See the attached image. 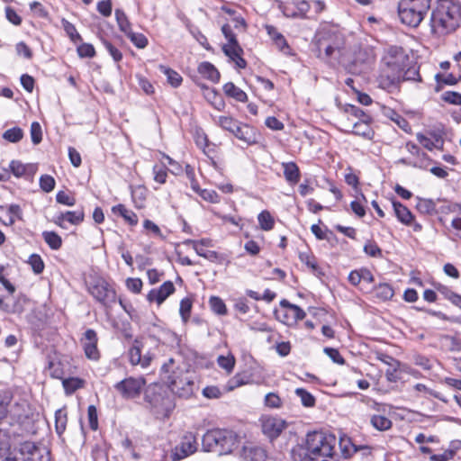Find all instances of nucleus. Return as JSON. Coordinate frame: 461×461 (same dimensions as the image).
Segmentation results:
<instances>
[{
	"label": "nucleus",
	"mask_w": 461,
	"mask_h": 461,
	"mask_svg": "<svg viewBox=\"0 0 461 461\" xmlns=\"http://www.w3.org/2000/svg\"><path fill=\"white\" fill-rule=\"evenodd\" d=\"M295 393L300 397L301 402L305 407H313L315 405V398L312 393L303 388H297Z\"/></svg>",
	"instance_id": "nucleus-51"
},
{
	"label": "nucleus",
	"mask_w": 461,
	"mask_h": 461,
	"mask_svg": "<svg viewBox=\"0 0 461 461\" xmlns=\"http://www.w3.org/2000/svg\"><path fill=\"white\" fill-rule=\"evenodd\" d=\"M28 406L27 403L23 401L21 402L10 403L8 407V418L9 422H23L25 419L28 418Z\"/></svg>",
	"instance_id": "nucleus-24"
},
{
	"label": "nucleus",
	"mask_w": 461,
	"mask_h": 461,
	"mask_svg": "<svg viewBox=\"0 0 461 461\" xmlns=\"http://www.w3.org/2000/svg\"><path fill=\"white\" fill-rule=\"evenodd\" d=\"M23 137V131L19 127H14L11 129L6 130L4 134L3 138L12 143H16L20 141Z\"/></svg>",
	"instance_id": "nucleus-46"
},
{
	"label": "nucleus",
	"mask_w": 461,
	"mask_h": 461,
	"mask_svg": "<svg viewBox=\"0 0 461 461\" xmlns=\"http://www.w3.org/2000/svg\"><path fill=\"white\" fill-rule=\"evenodd\" d=\"M375 296L382 301L390 300L393 294V289L388 284H380L374 289Z\"/></svg>",
	"instance_id": "nucleus-37"
},
{
	"label": "nucleus",
	"mask_w": 461,
	"mask_h": 461,
	"mask_svg": "<svg viewBox=\"0 0 461 461\" xmlns=\"http://www.w3.org/2000/svg\"><path fill=\"white\" fill-rule=\"evenodd\" d=\"M131 41L139 49H144L148 45V39L142 33H135L132 31L126 34Z\"/></svg>",
	"instance_id": "nucleus-53"
},
{
	"label": "nucleus",
	"mask_w": 461,
	"mask_h": 461,
	"mask_svg": "<svg viewBox=\"0 0 461 461\" xmlns=\"http://www.w3.org/2000/svg\"><path fill=\"white\" fill-rule=\"evenodd\" d=\"M221 32L228 41V43L222 46V51L229 58V59L235 64L236 68H244L246 66V61L241 57L243 51L238 43L236 34L232 29V25L230 23L222 25Z\"/></svg>",
	"instance_id": "nucleus-8"
},
{
	"label": "nucleus",
	"mask_w": 461,
	"mask_h": 461,
	"mask_svg": "<svg viewBox=\"0 0 461 461\" xmlns=\"http://www.w3.org/2000/svg\"><path fill=\"white\" fill-rule=\"evenodd\" d=\"M6 213V220L3 221L5 225L11 226L15 222V219L22 220L23 212L18 204H11L8 208L0 205V220H2L3 213Z\"/></svg>",
	"instance_id": "nucleus-25"
},
{
	"label": "nucleus",
	"mask_w": 461,
	"mask_h": 461,
	"mask_svg": "<svg viewBox=\"0 0 461 461\" xmlns=\"http://www.w3.org/2000/svg\"><path fill=\"white\" fill-rule=\"evenodd\" d=\"M145 189L142 186H138L131 191L132 198L136 205L140 208L143 206L144 200L146 198Z\"/></svg>",
	"instance_id": "nucleus-62"
},
{
	"label": "nucleus",
	"mask_w": 461,
	"mask_h": 461,
	"mask_svg": "<svg viewBox=\"0 0 461 461\" xmlns=\"http://www.w3.org/2000/svg\"><path fill=\"white\" fill-rule=\"evenodd\" d=\"M62 384L67 393H73L76 390L83 386V381L76 377L64 379Z\"/></svg>",
	"instance_id": "nucleus-50"
},
{
	"label": "nucleus",
	"mask_w": 461,
	"mask_h": 461,
	"mask_svg": "<svg viewBox=\"0 0 461 461\" xmlns=\"http://www.w3.org/2000/svg\"><path fill=\"white\" fill-rule=\"evenodd\" d=\"M144 400L156 414H165L172 408L169 397L158 384H150L146 388Z\"/></svg>",
	"instance_id": "nucleus-7"
},
{
	"label": "nucleus",
	"mask_w": 461,
	"mask_h": 461,
	"mask_svg": "<svg viewBox=\"0 0 461 461\" xmlns=\"http://www.w3.org/2000/svg\"><path fill=\"white\" fill-rule=\"evenodd\" d=\"M431 0H400L398 15L401 22L411 27H417L430 8Z\"/></svg>",
	"instance_id": "nucleus-4"
},
{
	"label": "nucleus",
	"mask_w": 461,
	"mask_h": 461,
	"mask_svg": "<svg viewBox=\"0 0 461 461\" xmlns=\"http://www.w3.org/2000/svg\"><path fill=\"white\" fill-rule=\"evenodd\" d=\"M91 295L103 305L108 307L116 302L114 288L103 277H95L87 285Z\"/></svg>",
	"instance_id": "nucleus-9"
},
{
	"label": "nucleus",
	"mask_w": 461,
	"mask_h": 461,
	"mask_svg": "<svg viewBox=\"0 0 461 461\" xmlns=\"http://www.w3.org/2000/svg\"><path fill=\"white\" fill-rule=\"evenodd\" d=\"M146 380L143 377H127L114 384L115 390L126 400L135 399L141 393Z\"/></svg>",
	"instance_id": "nucleus-11"
},
{
	"label": "nucleus",
	"mask_w": 461,
	"mask_h": 461,
	"mask_svg": "<svg viewBox=\"0 0 461 461\" xmlns=\"http://www.w3.org/2000/svg\"><path fill=\"white\" fill-rule=\"evenodd\" d=\"M281 311H276V318L287 325H293L304 319L306 313L298 305L289 303L287 300L280 302Z\"/></svg>",
	"instance_id": "nucleus-12"
},
{
	"label": "nucleus",
	"mask_w": 461,
	"mask_h": 461,
	"mask_svg": "<svg viewBox=\"0 0 461 461\" xmlns=\"http://www.w3.org/2000/svg\"><path fill=\"white\" fill-rule=\"evenodd\" d=\"M461 6L452 0H441L430 17L432 33L438 36L455 32L460 25Z\"/></svg>",
	"instance_id": "nucleus-3"
},
{
	"label": "nucleus",
	"mask_w": 461,
	"mask_h": 461,
	"mask_svg": "<svg viewBox=\"0 0 461 461\" xmlns=\"http://www.w3.org/2000/svg\"><path fill=\"white\" fill-rule=\"evenodd\" d=\"M198 443L196 436L192 432H186L181 438L180 444L176 447L173 452V460H181L197 450Z\"/></svg>",
	"instance_id": "nucleus-14"
},
{
	"label": "nucleus",
	"mask_w": 461,
	"mask_h": 461,
	"mask_svg": "<svg viewBox=\"0 0 461 461\" xmlns=\"http://www.w3.org/2000/svg\"><path fill=\"white\" fill-rule=\"evenodd\" d=\"M56 181L50 175H42L40 177V187L46 193L51 192L55 188Z\"/></svg>",
	"instance_id": "nucleus-54"
},
{
	"label": "nucleus",
	"mask_w": 461,
	"mask_h": 461,
	"mask_svg": "<svg viewBox=\"0 0 461 461\" xmlns=\"http://www.w3.org/2000/svg\"><path fill=\"white\" fill-rule=\"evenodd\" d=\"M3 461H50V454L46 448L26 441L11 449Z\"/></svg>",
	"instance_id": "nucleus-6"
},
{
	"label": "nucleus",
	"mask_w": 461,
	"mask_h": 461,
	"mask_svg": "<svg viewBox=\"0 0 461 461\" xmlns=\"http://www.w3.org/2000/svg\"><path fill=\"white\" fill-rule=\"evenodd\" d=\"M286 428V421L278 417L268 416L261 420V431L271 442L278 438Z\"/></svg>",
	"instance_id": "nucleus-13"
},
{
	"label": "nucleus",
	"mask_w": 461,
	"mask_h": 461,
	"mask_svg": "<svg viewBox=\"0 0 461 461\" xmlns=\"http://www.w3.org/2000/svg\"><path fill=\"white\" fill-rule=\"evenodd\" d=\"M198 72L205 78L211 80L213 83H217L220 80V73L217 68L210 62H202L198 66Z\"/></svg>",
	"instance_id": "nucleus-28"
},
{
	"label": "nucleus",
	"mask_w": 461,
	"mask_h": 461,
	"mask_svg": "<svg viewBox=\"0 0 461 461\" xmlns=\"http://www.w3.org/2000/svg\"><path fill=\"white\" fill-rule=\"evenodd\" d=\"M416 138L419 140V142L429 150H432L434 149H442V148L439 147L437 143H435L430 138L426 137L422 133H417Z\"/></svg>",
	"instance_id": "nucleus-63"
},
{
	"label": "nucleus",
	"mask_w": 461,
	"mask_h": 461,
	"mask_svg": "<svg viewBox=\"0 0 461 461\" xmlns=\"http://www.w3.org/2000/svg\"><path fill=\"white\" fill-rule=\"evenodd\" d=\"M310 4L304 0H294L283 7V14L291 18H305L310 10Z\"/></svg>",
	"instance_id": "nucleus-16"
},
{
	"label": "nucleus",
	"mask_w": 461,
	"mask_h": 461,
	"mask_svg": "<svg viewBox=\"0 0 461 461\" xmlns=\"http://www.w3.org/2000/svg\"><path fill=\"white\" fill-rule=\"evenodd\" d=\"M318 57L325 59H338L344 48V37L337 32H325L317 40Z\"/></svg>",
	"instance_id": "nucleus-5"
},
{
	"label": "nucleus",
	"mask_w": 461,
	"mask_h": 461,
	"mask_svg": "<svg viewBox=\"0 0 461 461\" xmlns=\"http://www.w3.org/2000/svg\"><path fill=\"white\" fill-rule=\"evenodd\" d=\"M235 135L239 139L243 140L248 144L257 143V134L255 133L253 128L248 124L239 126Z\"/></svg>",
	"instance_id": "nucleus-31"
},
{
	"label": "nucleus",
	"mask_w": 461,
	"mask_h": 461,
	"mask_svg": "<svg viewBox=\"0 0 461 461\" xmlns=\"http://www.w3.org/2000/svg\"><path fill=\"white\" fill-rule=\"evenodd\" d=\"M160 70L167 76V82L173 86L177 87L182 83V77L175 70L160 66Z\"/></svg>",
	"instance_id": "nucleus-43"
},
{
	"label": "nucleus",
	"mask_w": 461,
	"mask_h": 461,
	"mask_svg": "<svg viewBox=\"0 0 461 461\" xmlns=\"http://www.w3.org/2000/svg\"><path fill=\"white\" fill-rule=\"evenodd\" d=\"M217 363L220 367H221L228 374H230L234 368L235 358L230 354H229L228 356H219L217 358Z\"/></svg>",
	"instance_id": "nucleus-49"
},
{
	"label": "nucleus",
	"mask_w": 461,
	"mask_h": 461,
	"mask_svg": "<svg viewBox=\"0 0 461 461\" xmlns=\"http://www.w3.org/2000/svg\"><path fill=\"white\" fill-rule=\"evenodd\" d=\"M276 224V217L269 211H261V230H271Z\"/></svg>",
	"instance_id": "nucleus-44"
},
{
	"label": "nucleus",
	"mask_w": 461,
	"mask_h": 461,
	"mask_svg": "<svg viewBox=\"0 0 461 461\" xmlns=\"http://www.w3.org/2000/svg\"><path fill=\"white\" fill-rule=\"evenodd\" d=\"M284 175L285 179L291 184H296L300 180V171L297 165L294 162L284 163Z\"/></svg>",
	"instance_id": "nucleus-32"
},
{
	"label": "nucleus",
	"mask_w": 461,
	"mask_h": 461,
	"mask_svg": "<svg viewBox=\"0 0 461 461\" xmlns=\"http://www.w3.org/2000/svg\"><path fill=\"white\" fill-rule=\"evenodd\" d=\"M393 208L394 214L399 221L407 226H412L414 231H420L422 229L421 224L414 221V216L411 212L402 203L397 201H393Z\"/></svg>",
	"instance_id": "nucleus-15"
},
{
	"label": "nucleus",
	"mask_w": 461,
	"mask_h": 461,
	"mask_svg": "<svg viewBox=\"0 0 461 461\" xmlns=\"http://www.w3.org/2000/svg\"><path fill=\"white\" fill-rule=\"evenodd\" d=\"M31 138L33 144L41 143L42 140L41 126L39 122H33L31 125Z\"/></svg>",
	"instance_id": "nucleus-56"
},
{
	"label": "nucleus",
	"mask_w": 461,
	"mask_h": 461,
	"mask_svg": "<svg viewBox=\"0 0 461 461\" xmlns=\"http://www.w3.org/2000/svg\"><path fill=\"white\" fill-rule=\"evenodd\" d=\"M11 401L12 394L10 393H0V421L8 418V407Z\"/></svg>",
	"instance_id": "nucleus-40"
},
{
	"label": "nucleus",
	"mask_w": 461,
	"mask_h": 461,
	"mask_svg": "<svg viewBox=\"0 0 461 461\" xmlns=\"http://www.w3.org/2000/svg\"><path fill=\"white\" fill-rule=\"evenodd\" d=\"M416 209L422 214L431 215L436 212V203L431 199L417 197Z\"/></svg>",
	"instance_id": "nucleus-33"
},
{
	"label": "nucleus",
	"mask_w": 461,
	"mask_h": 461,
	"mask_svg": "<svg viewBox=\"0 0 461 461\" xmlns=\"http://www.w3.org/2000/svg\"><path fill=\"white\" fill-rule=\"evenodd\" d=\"M347 113L349 115L360 119V122H370L369 115L366 114V113L357 106L349 105V107L347 109Z\"/></svg>",
	"instance_id": "nucleus-60"
},
{
	"label": "nucleus",
	"mask_w": 461,
	"mask_h": 461,
	"mask_svg": "<svg viewBox=\"0 0 461 461\" xmlns=\"http://www.w3.org/2000/svg\"><path fill=\"white\" fill-rule=\"evenodd\" d=\"M209 304L213 312L218 315H225L227 313V308L224 302L217 296H212L209 300Z\"/></svg>",
	"instance_id": "nucleus-48"
},
{
	"label": "nucleus",
	"mask_w": 461,
	"mask_h": 461,
	"mask_svg": "<svg viewBox=\"0 0 461 461\" xmlns=\"http://www.w3.org/2000/svg\"><path fill=\"white\" fill-rule=\"evenodd\" d=\"M364 251L366 254H367L373 258H381L382 257V250L377 246V244L375 242H371V241L367 242L364 246Z\"/></svg>",
	"instance_id": "nucleus-64"
},
{
	"label": "nucleus",
	"mask_w": 461,
	"mask_h": 461,
	"mask_svg": "<svg viewBox=\"0 0 461 461\" xmlns=\"http://www.w3.org/2000/svg\"><path fill=\"white\" fill-rule=\"evenodd\" d=\"M175 292V286L171 281L163 283L158 289H152L147 295L149 302H156L160 305L170 294Z\"/></svg>",
	"instance_id": "nucleus-21"
},
{
	"label": "nucleus",
	"mask_w": 461,
	"mask_h": 461,
	"mask_svg": "<svg viewBox=\"0 0 461 461\" xmlns=\"http://www.w3.org/2000/svg\"><path fill=\"white\" fill-rule=\"evenodd\" d=\"M217 124L223 130L230 132L236 133L239 128V123L233 118L230 116H220L217 120Z\"/></svg>",
	"instance_id": "nucleus-39"
},
{
	"label": "nucleus",
	"mask_w": 461,
	"mask_h": 461,
	"mask_svg": "<svg viewBox=\"0 0 461 461\" xmlns=\"http://www.w3.org/2000/svg\"><path fill=\"white\" fill-rule=\"evenodd\" d=\"M311 230L314 234V236L320 240H330V237L333 236V233L331 231H330L327 229L322 230L318 224L312 225Z\"/></svg>",
	"instance_id": "nucleus-58"
},
{
	"label": "nucleus",
	"mask_w": 461,
	"mask_h": 461,
	"mask_svg": "<svg viewBox=\"0 0 461 461\" xmlns=\"http://www.w3.org/2000/svg\"><path fill=\"white\" fill-rule=\"evenodd\" d=\"M56 200L59 203L67 205V206H73L76 203V199L70 195L68 193L64 191H59L56 194Z\"/></svg>",
	"instance_id": "nucleus-59"
},
{
	"label": "nucleus",
	"mask_w": 461,
	"mask_h": 461,
	"mask_svg": "<svg viewBox=\"0 0 461 461\" xmlns=\"http://www.w3.org/2000/svg\"><path fill=\"white\" fill-rule=\"evenodd\" d=\"M68 221L71 224L77 225L84 221L83 210L68 211L64 213H60L55 221L56 224L60 227H64L63 222Z\"/></svg>",
	"instance_id": "nucleus-27"
},
{
	"label": "nucleus",
	"mask_w": 461,
	"mask_h": 461,
	"mask_svg": "<svg viewBox=\"0 0 461 461\" xmlns=\"http://www.w3.org/2000/svg\"><path fill=\"white\" fill-rule=\"evenodd\" d=\"M342 456L345 458L350 457L353 454H356L359 450H366L370 454V450L367 447H357L354 445L349 438H342L339 442Z\"/></svg>",
	"instance_id": "nucleus-29"
},
{
	"label": "nucleus",
	"mask_w": 461,
	"mask_h": 461,
	"mask_svg": "<svg viewBox=\"0 0 461 461\" xmlns=\"http://www.w3.org/2000/svg\"><path fill=\"white\" fill-rule=\"evenodd\" d=\"M114 213H119L130 225H136L138 223V217L132 211L127 209L122 204H118L113 207Z\"/></svg>",
	"instance_id": "nucleus-34"
},
{
	"label": "nucleus",
	"mask_w": 461,
	"mask_h": 461,
	"mask_svg": "<svg viewBox=\"0 0 461 461\" xmlns=\"http://www.w3.org/2000/svg\"><path fill=\"white\" fill-rule=\"evenodd\" d=\"M42 237L44 239V241L52 249H59L62 245V240L60 236L54 231H44L42 233Z\"/></svg>",
	"instance_id": "nucleus-42"
},
{
	"label": "nucleus",
	"mask_w": 461,
	"mask_h": 461,
	"mask_svg": "<svg viewBox=\"0 0 461 461\" xmlns=\"http://www.w3.org/2000/svg\"><path fill=\"white\" fill-rule=\"evenodd\" d=\"M115 18L120 30L125 34L130 33L131 31V25L125 13L120 9H116Z\"/></svg>",
	"instance_id": "nucleus-41"
},
{
	"label": "nucleus",
	"mask_w": 461,
	"mask_h": 461,
	"mask_svg": "<svg viewBox=\"0 0 461 461\" xmlns=\"http://www.w3.org/2000/svg\"><path fill=\"white\" fill-rule=\"evenodd\" d=\"M337 438L332 434L312 431L306 435L305 445L293 447L291 456L294 461H335Z\"/></svg>",
	"instance_id": "nucleus-1"
},
{
	"label": "nucleus",
	"mask_w": 461,
	"mask_h": 461,
	"mask_svg": "<svg viewBox=\"0 0 461 461\" xmlns=\"http://www.w3.org/2000/svg\"><path fill=\"white\" fill-rule=\"evenodd\" d=\"M192 310V301L189 298H184L180 302L179 313L182 320L185 322L190 317Z\"/></svg>",
	"instance_id": "nucleus-55"
},
{
	"label": "nucleus",
	"mask_w": 461,
	"mask_h": 461,
	"mask_svg": "<svg viewBox=\"0 0 461 461\" xmlns=\"http://www.w3.org/2000/svg\"><path fill=\"white\" fill-rule=\"evenodd\" d=\"M9 167L16 177H32L38 170L36 164H23L19 160H12L10 162Z\"/></svg>",
	"instance_id": "nucleus-22"
},
{
	"label": "nucleus",
	"mask_w": 461,
	"mask_h": 461,
	"mask_svg": "<svg viewBox=\"0 0 461 461\" xmlns=\"http://www.w3.org/2000/svg\"><path fill=\"white\" fill-rule=\"evenodd\" d=\"M388 80V83L385 86H394L401 81H420V76L419 74V70L415 67L409 68L405 70V68L399 73L386 74L385 75Z\"/></svg>",
	"instance_id": "nucleus-19"
},
{
	"label": "nucleus",
	"mask_w": 461,
	"mask_h": 461,
	"mask_svg": "<svg viewBox=\"0 0 461 461\" xmlns=\"http://www.w3.org/2000/svg\"><path fill=\"white\" fill-rule=\"evenodd\" d=\"M223 92L224 94L235 99L239 102H245L247 100V94L236 86L232 82H228L223 86Z\"/></svg>",
	"instance_id": "nucleus-30"
},
{
	"label": "nucleus",
	"mask_w": 461,
	"mask_h": 461,
	"mask_svg": "<svg viewBox=\"0 0 461 461\" xmlns=\"http://www.w3.org/2000/svg\"><path fill=\"white\" fill-rule=\"evenodd\" d=\"M383 59L390 70L387 74H393L399 73V71L406 68L409 62V56L402 47L391 46L387 49Z\"/></svg>",
	"instance_id": "nucleus-10"
},
{
	"label": "nucleus",
	"mask_w": 461,
	"mask_h": 461,
	"mask_svg": "<svg viewBox=\"0 0 461 461\" xmlns=\"http://www.w3.org/2000/svg\"><path fill=\"white\" fill-rule=\"evenodd\" d=\"M221 429L207 431L202 438L203 449L206 452H218L220 454Z\"/></svg>",
	"instance_id": "nucleus-20"
},
{
	"label": "nucleus",
	"mask_w": 461,
	"mask_h": 461,
	"mask_svg": "<svg viewBox=\"0 0 461 461\" xmlns=\"http://www.w3.org/2000/svg\"><path fill=\"white\" fill-rule=\"evenodd\" d=\"M369 122H357L353 123V128L350 131L351 133L362 136L366 139H371L372 131L368 124ZM349 132V131H348Z\"/></svg>",
	"instance_id": "nucleus-36"
},
{
	"label": "nucleus",
	"mask_w": 461,
	"mask_h": 461,
	"mask_svg": "<svg viewBox=\"0 0 461 461\" xmlns=\"http://www.w3.org/2000/svg\"><path fill=\"white\" fill-rule=\"evenodd\" d=\"M68 422L67 411L59 409L55 412V429L56 432L60 436L66 430Z\"/></svg>",
	"instance_id": "nucleus-35"
},
{
	"label": "nucleus",
	"mask_w": 461,
	"mask_h": 461,
	"mask_svg": "<svg viewBox=\"0 0 461 461\" xmlns=\"http://www.w3.org/2000/svg\"><path fill=\"white\" fill-rule=\"evenodd\" d=\"M299 258L301 262L306 265L312 272H317L319 270L317 259L310 252H300Z\"/></svg>",
	"instance_id": "nucleus-47"
},
{
	"label": "nucleus",
	"mask_w": 461,
	"mask_h": 461,
	"mask_svg": "<svg viewBox=\"0 0 461 461\" xmlns=\"http://www.w3.org/2000/svg\"><path fill=\"white\" fill-rule=\"evenodd\" d=\"M62 23L65 32L69 36L72 41L77 42V41H81L79 33L71 23L65 20H63Z\"/></svg>",
	"instance_id": "nucleus-61"
},
{
	"label": "nucleus",
	"mask_w": 461,
	"mask_h": 461,
	"mask_svg": "<svg viewBox=\"0 0 461 461\" xmlns=\"http://www.w3.org/2000/svg\"><path fill=\"white\" fill-rule=\"evenodd\" d=\"M29 265L32 267V271L39 275L44 270V262L40 255L32 254L28 260Z\"/></svg>",
	"instance_id": "nucleus-52"
},
{
	"label": "nucleus",
	"mask_w": 461,
	"mask_h": 461,
	"mask_svg": "<svg viewBox=\"0 0 461 461\" xmlns=\"http://www.w3.org/2000/svg\"><path fill=\"white\" fill-rule=\"evenodd\" d=\"M240 457L242 461H258L259 448L256 441H246L242 446Z\"/></svg>",
	"instance_id": "nucleus-26"
},
{
	"label": "nucleus",
	"mask_w": 461,
	"mask_h": 461,
	"mask_svg": "<svg viewBox=\"0 0 461 461\" xmlns=\"http://www.w3.org/2000/svg\"><path fill=\"white\" fill-rule=\"evenodd\" d=\"M83 347L87 358L97 360L100 357L97 348V334L94 330H87L83 339Z\"/></svg>",
	"instance_id": "nucleus-18"
},
{
	"label": "nucleus",
	"mask_w": 461,
	"mask_h": 461,
	"mask_svg": "<svg viewBox=\"0 0 461 461\" xmlns=\"http://www.w3.org/2000/svg\"><path fill=\"white\" fill-rule=\"evenodd\" d=\"M265 29L267 36L271 41V43L284 54L290 55L291 48L288 45L286 39L279 32V30L276 27L269 24H266Z\"/></svg>",
	"instance_id": "nucleus-17"
},
{
	"label": "nucleus",
	"mask_w": 461,
	"mask_h": 461,
	"mask_svg": "<svg viewBox=\"0 0 461 461\" xmlns=\"http://www.w3.org/2000/svg\"><path fill=\"white\" fill-rule=\"evenodd\" d=\"M279 339V334L274 330H270L261 327V339L266 340L269 344V348L276 344Z\"/></svg>",
	"instance_id": "nucleus-57"
},
{
	"label": "nucleus",
	"mask_w": 461,
	"mask_h": 461,
	"mask_svg": "<svg viewBox=\"0 0 461 461\" xmlns=\"http://www.w3.org/2000/svg\"><path fill=\"white\" fill-rule=\"evenodd\" d=\"M239 436L232 430L221 429L220 455H227L237 447Z\"/></svg>",
	"instance_id": "nucleus-23"
},
{
	"label": "nucleus",
	"mask_w": 461,
	"mask_h": 461,
	"mask_svg": "<svg viewBox=\"0 0 461 461\" xmlns=\"http://www.w3.org/2000/svg\"><path fill=\"white\" fill-rule=\"evenodd\" d=\"M372 426L380 431L387 430L392 427V421L384 415H373L370 419Z\"/></svg>",
	"instance_id": "nucleus-38"
},
{
	"label": "nucleus",
	"mask_w": 461,
	"mask_h": 461,
	"mask_svg": "<svg viewBox=\"0 0 461 461\" xmlns=\"http://www.w3.org/2000/svg\"><path fill=\"white\" fill-rule=\"evenodd\" d=\"M160 375L173 393L182 398H188L193 394L194 375L185 364L176 365L173 358H169L162 365Z\"/></svg>",
	"instance_id": "nucleus-2"
},
{
	"label": "nucleus",
	"mask_w": 461,
	"mask_h": 461,
	"mask_svg": "<svg viewBox=\"0 0 461 461\" xmlns=\"http://www.w3.org/2000/svg\"><path fill=\"white\" fill-rule=\"evenodd\" d=\"M10 435L5 429H0V457L6 456L11 451Z\"/></svg>",
	"instance_id": "nucleus-45"
}]
</instances>
